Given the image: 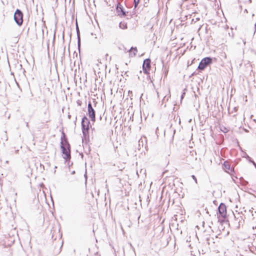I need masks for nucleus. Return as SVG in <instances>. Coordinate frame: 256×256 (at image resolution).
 <instances>
[{
    "label": "nucleus",
    "instance_id": "0eeeda50",
    "mask_svg": "<svg viewBox=\"0 0 256 256\" xmlns=\"http://www.w3.org/2000/svg\"><path fill=\"white\" fill-rule=\"evenodd\" d=\"M88 112L89 118H90L92 122L96 121V112L94 109L92 108V104L90 102L88 106Z\"/></svg>",
    "mask_w": 256,
    "mask_h": 256
},
{
    "label": "nucleus",
    "instance_id": "9d476101",
    "mask_svg": "<svg viewBox=\"0 0 256 256\" xmlns=\"http://www.w3.org/2000/svg\"><path fill=\"white\" fill-rule=\"evenodd\" d=\"M138 53V50L136 47H132L128 50L129 56L130 58L134 57Z\"/></svg>",
    "mask_w": 256,
    "mask_h": 256
},
{
    "label": "nucleus",
    "instance_id": "2eb2a0df",
    "mask_svg": "<svg viewBox=\"0 0 256 256\" xmlns=\"http://www.w3.org/2000/svg\"><path fill=\"white\" fill-rule=\"evenodd\" d=\"M224 57L226 58H227V56L226 54H224Z\"/></svg>",
    "mask_w": 256,
    "mask_h": 256
},
{
    "label": "nucleus",
    "instance_id": "f257e3e1",
    "mask_svg": "<svg viewBox=\"0 0 256 256\" xmlns=\"http://www.w3.org/2000/svg\"><path fill=\"white\" fill-rule=\"evenodd\" d=\"M82 126L84 138L85 139L89 138V130L91 125L89 120L86 116L82 118Z\"/></svg>",
    "mask_w": 256,
    "mask_h": 256
},
{
    "label": "nucleus",
    "instance_id": "f8f14e48",
    "mask_svg": "<svg viewBox=\"0 0 256 256\" xmlns=\"http://www.w3.org/2000/svg\"><path fill=\"white\" fill-rule=\"evenodd\" d=\"M88 204L89 205L90 208H92L94 206L95 202L94 200V197L92 196V200H90Z\"/></svg>",
    "mask_w": 256,
    "mask_h": 256
},
{
    "label": "nucleus",
    "instance_id": "39448f33",
    "mask_svg": "<svg viewBox=\"0 0 256 256\" xmlns=\"http://www.w3.org/2000/svg\"><path fill=\"white\" fill-rule=\"evenodd\" d=\"M151 68V60L150 58H146L144 60L142 64V70L144 73L149 75Z\"/></svg>",
    "mask_w": 256,
    "mask_h": 256
},
{
    "label": "nucleus",
    "instance_id": "423d86ee",
    "mask_svg": "<svg viewBox=\"0 0 256 256\" xmlns=\"http://www.w3.org/2000/svg\"><path fill=\"white\" fill-rule=\"evenodd\" d=\"M14 19L16 23L20 26L23 23V14L20 10H16L14 14Z\"/></svg>",
    "mask_w": 256,
    "mask_h": 256
},
{
    "label": "nucleus",
    "instance_id": "7ed1b4c3",
    "mask_svg": "<svg viewBox=\"0 0 256 256\" xmlns=\"http://www.w3.org/2000/svg\"><path fill=\"white\" fill-rule=\"evenodd\" d=\"M219 218L220 222H223L227 218L226 206L225 204L221 203L218 206Z\"/></svg>",
    "mask_w": 256,
    "mask_h": 256
},
{
    "label": "nucleus",
    "instance_id": "ddd939ff",
    "mask_svg": "<svg viewBox=\"0 0 256 256\" xmlns=\"http://www.w3.org/2000/svg\"><path fill=\"white\" fill-rule=\"evenodd\" d=\"M134 8H136L138 6V4H140V0H134Z\"/></svg>",
    "mask_w": 256,
    "mask_h": 256
},
{
    "label": "nucleus",
    "instance_id": "f03ea898",
    "mask_svg": "<svg viewBox=\"0 0 256 256\" xmlns=\"http://www.w3.org/2000/svg\"><path fill=\"white\" fill-rule=\"evenodd\" d=\"M60 148L62 152V156L66 160H69L70 158V146L66 140H62Z\"/></svg>",
    "mask_w": 256,
    "mask_h": 256
},
{
    "label": "nucleus",
    "instance_id": "9b49d317",
    "mask_svg": "<svg viewBox=\"0 0 256 256\" xmlns=\"http://www.w3.org/2000/svg\"><path fill=\"white\" fill-rule=\"evenodd\" d=\"M120 27L122 29H126L127 28V24L124 22H122L120 23Z\"/></svg>",
    "mask_w": 256,
    "mask_h": 256
},
{
    "label": "nucleus",
    "instance_id": "6e6552de",
    "mask_svg": "<svg viewBox=\"0 0 256 256\" xmlns=\"http://www.w3.org/2000/svg\"><path fill=\"white\" fill-rule=\"evenodd\" d=\"M223 168L226 172L230 174H232L234 172V168L231 166V164L227 161L224 162Z\"/></svg>",
    "mask_w": 256,
    "mask_h": 256
},
{
    "label": "nucleus",
    "instance_id": "1a4fd4ad",
    "mask_svg": "<svg viewBox=\"0 0 256 256\" xmlns=\"http://www.w3.org/2000/svg\"><path fill=\"white\" fill-rule=\"evenodd\" d=\"M116 11L118 14V15L120 17L126 16V14L124 10V8L122 6L120 3H118L117 4L116 8Z\"/></svg>",
    "mask_w": 256,
    "mask_h": 256
},
{
    "label": "nucleus",
    "instance_id": "20e7f679",
    "mask_svg": "<svg viewBox=\"0 0 256 256\" xmlns=\"http://www.w3.org/2000/svg\"><path fill=\"white\" fill-rule=\"evenodd\" d=\"M212 63V59L210 57H206L202 58L198 66V70H204L206 67Z\"/></svg>",
    "mask_w": 256,
    "mask_h": 256
},
{
    "label": "nucleus",
    "instance_id": "4468645a",
    "mask_svg": "<svg viewBox=\"0 0 256 256\" xmlns=\"http://www.w3.org/2000/svg\"><path fill=\"white\" fill-rule=\"evenodd\" d=\"M192 179L195 181L196 183L197 184L198 182L196 177L194 175H192Z\"/></svg>",
    "mask_w": 256,
    "mask_h": 256
}]
</instances>
